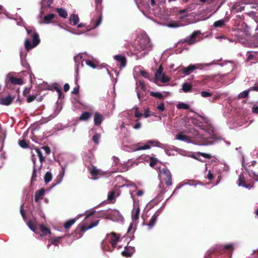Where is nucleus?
<instances>
[{"instance_id": "obj_1", "label": "nucleus", "mask_w": 258, "mask_h": 258, "mask_svg": "<svg viewBox=\"0 0 258 258\" xmlns=\"http://www.w3.org/2000/svg\"><path fill=\"white\" fill-rule=\"evenodd\" d=\"M27 32L30 37L32 39V43L28 38L25 40V47L27 51H29L32 48L35 47L40 42V40L38 34L35 30L27 29Z\"/></svg>"}, {"instance_id": "obj_2", "label": "nucleus", "mask_w": 258, "mask_h": 258, "mask_svg": "<svg viewBox=\"0 0 258 258\" xmlns=\"http://www.w3.org/2000/svg\"><path fill=\"white\" fill-rule=\"evenodd\" d=\"M136 46V49L138 51L149 48L151 47L150 38L148 36H143L138 40Z\"/></svg>"}, {"instance_id": "obj_3", "label": "nucleus", "mask_w": 258, "mask_h": 258, "mask_svg": "<svg viewBox=\"0 0 258 258\" xmlns=\"http://www.w3.org/2000/svg\"><path fill=\"white\" fill-rule=\"evenodd\" d=\"M102 0H95L96 10L98 12L99 15L98 16L96 19L93 20L94 22V25L92 27L91 29H94L96 28L100 25L101 22L102 17L100 11L102 10ZM89 29H91V28Z\"/></svg>"}, {"instance_id": "obj_4", "label": "nucleus", "mask_w": 258, "mask_h": 258, "mask_svg": "<svg viewBox=\"0 0 258 258\" xmlns=\"http://www.w3.org/2000/svg\"><path fill=\"white\" fill-rule=\"evenodd\" d=\"M99 222V220H96L95 222L91 223L87 227H86V225L85 223H81L77 227L74 232L71 234V236L72 237H74V235L75 234H77L78 231H80L84 233L86 230L90 229L93 227L97 226Z\"/></svg>"}, {"instance_id": "obj_5", "label": "nucleus", "mask_w": 258, "mask_h": 258, "mask_svg": "<svg viewBox=\"0 0 258 258\" xmlns=\"http://www.w3.org/2000/svg\"><path fill=\"white\" fill-rule=\"evenodd\" d=\"M163 68L162 66L160 65L158 69L155 73V80L160 81L162 83H167L170 81V78L163 73Z\"/></svg>"}, {"instance_id": "obj_6", "label": "nucleus", "mask_w": 258, "mask_h": 258, "mask_svg": "<svg viewBox=\"0 0 258 258\" xmlns=\"http://www.w3.org/2000/svg\"><path fill=\"white\" fill-rule=\"evenodd\" d=\"M195 9V4H191L186 7L182 10H180L177 12V15H180L179 19L180 21H182L186 17L189 16V12H191Z\"/></svg>"}, {"instance_id": "obj_7", "label": "nucleus", "mask_w": 258, "mask_h": 258, "mask_svg": "<svg viewBox=\"0 0 258 258\" xmlns=\"http://www.w3.org/2000/svg\"><path fill=\"white\" fill-rule=\"evenodd\" d=\"M160 173L164 176V180L167 185L170 186L172 184V177L171 172L166 168H163L160 170Z\"/></svg>"}, {"instance_id": "obj_8", "label": "nucleus", "mask_w": 258, "mask_h": 258, "mask_svg": "<svg viewBox=\"0 0 258 258\" xmlns=\"http://www.w3.org/2000/svg\"><path fill=\"white\" fill-rule=\"evenodd\" d=\"M107 236L109 237V243L111 244L113 249H114L115 248L116 244L120 239V235L112 232L110 234H108Z\"/></svg>"}, {"instance_id": "obj_9", "label": "nucleus", "mask_w": 258, "mask_h": 258, "mask_svg": "<svg viewBox=\"0 0 258 258\" xmlns=\"http://www.w3.org/2000/svg\"><path fill=\"white\" fill-rule=\"evenodd\" d=\"M119 214V212L116 210L100 211L97 212L96 216L98 217L110 219L114 214Z\"/></svg>"}, {"instance_id": "obj_10", "label": "nucleus", "mask_w": 258, "mask_h": 258, "mask_svg": "<svg viewBox=\"0 0 258 258\" xmlns=\"http://www.w3.org/2000/svg\"><path fill=\"white\" fill-rule=\"evenodd\" d=\"M199 69V64H190L187 67H183L181 70V72L184 75H189L197 69Z\"/></svg>"}, {"instance_id": "obj_11", "label": "nucleus", "mask_w": 258, "mask_h": 258, "mask_svg": "<svg viewBox=\"0 0 258 258\" xmlns=\"http://www.w3.org/2000/svg\"><path fill=\"white\" fill-rule=\"evenodd\" d=\"M160 143L158 141H149L147 142V144L145 145L144 146L139 147L135 149V151H140L142 150H147L151 148V146H158V144Z\"/></svg>"}, {"instance_id": "obj_12", "label": "nucleus", "mask_w": 258, "mask_h": 258, "mask_svg": "<svg viewBox=\"0 0 258 258\" xmlns=\"http://www.w3.org/2000/svg\"><path fill=\"white\" fill-rule=\"evenodd\" d=\"M14 100V97L11 96L6 97H2L0 99V104L8 106L10 105Z\"/></svg>"}, {"instance_id": "obj_13", "label": "nucleus", "mask_w": 258, "mask_h": 258, "mask_svg": "<svg viewBox=\"0 0 258 258\" xmlns=\"http://www.w3.org/2000/svg\"><path fill=\"white\" fill-rule=\"evenodd\" d=\"M220 245L221 246V247L220 248H219V252H218L219 254L222 253V252H221V250L223 249V250H227V251L231 252V254L233 251L234 249V244L233 243H229V244H225V245Z\"/></svg>"}, {"instance_id": "obj_14", "label": "nucleus", "mask_w": 258, "mask_h": 258, "mask_svg": "<svg viewBox=\"0 0 258 258\" xmlns=\"http://www.w3.org/2000/svg\"><path fill=\"white\" fill-rule=\"evenodd\" d=\"M200 34V31H194L188 38V44L192 45L196 42V38Z\"/></svg>"}, {"instance_id": "obj_15", "label": "nucleus", "mask_w": 258, "mask_h": 258, "mask_svg": "<svg viewBox=\"0 0 258 258\" xmlns=\"http://www.w3.org/2000/svg\"><path fill=\"white\" fill-rule=\"evenodd\" d=\"M103 120V115L99 112H95L94 116V124L96 126H98L101 124Z\"/></svg>"}, {"instance_id": "obj_16", "label": "nucleus", "mask_w": 258, "mask_h": 258, "mask_svg": "<svg viewBox=\"0 0 258 258\" xmlns=\"http://www.w3.org/2000/svg\"><path fill=\"white\" fill-rule=\"evenodd\" d=\"M114 58L120 63V67L123 68L126 66V59L125 56L121 55H116L114 56Z\"/></svg>"}, {"instance_id": "obj_17", "label": "nucleus", "mask_w": 258, "mask_h": 258, "mask_svg": "<svg viewBox=\"0 0 258 258\" xmlns=\"http://www.w3.org/2000/svg\"><path fill=\"white\" fill-rule=\"evenodd\" d=\"M34 150L36 152L37 156L38 157L40 162V165L38 167V169L40 170L42 168V163L45 161V157L43 156L42 152L39 148H36Z\"/></svg>"}, {"instance_id": "obj_18", "label": "nucleus", "mask_w": 258, "mask_h": 258, "mask_svg": "<svg viewBox=\"0 0 258 258\" xmlns=\"http://www.w3.org/2000/svg\"><path fill=\"white\" fill-rule=\"evenodd\" d=\"M9 81L12 84L21 85L23 84L24 81L22 79L17 78L14 76H10L9 77Z\"/></svg>"}, {"instance_id": "obj_19", "label": "nucleus", "mask_w": 258, "mask_h": 258, "mask_svg": "<svg viewBox=\"0 0 258 258\" xmlns=\"http://www.w3.org/2000/svg\"><path fill=\"white\" fill-rule=\"evenodd\" d=\"M175 139L176 140L183 141L187 143H190L191 142V139L189 137L183 135L181 133H179L176 135Z\"/></svg>"}, {"instance_id": "obj_20", "label": "nucleus", "mask_w": 258, "mask_h": 258, "mask_svg": "<svg viewBox=\"0 0 258 258\" xmlns=\"http://www.w3.org/2000/svg\"><path fill=\"white\" fill-rule=\"evenodd\" d=\"M140 209L139 206L134 208L132 212V218L133 221H136L139 219L140 216Z\"/></svg>"}, {"instance_id": "obj_21", "label": "nucleus", "mask_w": 258, "mask_h": 258, "mask_svg": "<svg viewBox=\"0 0 258 258\" xmlns=\"http://www.w3.org/2000/svg\"><path fill=\"white\" fill-rule=\"evenodd\" d=\"M27 225L29 228L33 232H36V225H37V221L36 219H34L32 220H29Z\"/></svg>"}, {"instance_id": "obj_22", "label": "nucleus", "mask_w": 258, "mask_h": 258, "mask_svg": "<svg viewBox=\"0 0 258 258\" xmlns=\"http://www.w3.org/2000/svg\"><path fill=\"white\" fill-rule=\"evenodd\" d=\"M44 192L45 189L44 188L37 190L35 195V201L36 202H38L39 200L42 199V197L44 195Z\"/></svg>"}, {"instance_id": "obj_23", "label": "nucleus", "mask_w": 258, "mask_h": 258, "mask_svg": "<svg viewBox=\"0 0 258 258\" xmlns=\"http://www.w3.org/2000/svg\"><path fill=\"white\" fill-rule=\"evenodd\" d=\"M70 24L73 26L76 25L79 22V18L77 15L71 14L69 19Z\"/></svg>"}, {"instance_id": "obj_24", "label": "nucleus", "mask_w": 258, "mask_h": 258, "mask_svg": "<svg viewBox=\"0 0 258 258\" xmlns=\"http://www.w3.org/2000/svg\"><path fill=\"white\" fill-rule=\"evenodd\" d=\"M158 216H159V214H157V213H155L152 216L151 220H150L149 223L147 224V225L148 226L149 228L150 229H152L153 227V226L155 225V224L157 221V217H158Z\"/></svg>"}, {"instance_id": "obj_25", "label": "nucleus", "mask_w": 258, "mask_h": 258, "mask_svg": "<svg viewBox=\"0 0 258 258\" xmlns=\"http://www.w3.org/2000/svg\"><path fill=\"white\" fill-rule=\"evenodd\" d=\"M55 17L56 15L54 14L47 15L43 18V22L45 24H49L52 22V20Z\"/></svg>"}, {"instance_id": "obj_26", "label": "nucleus", "mask_w": 258, "mask_h": 258, "mask_svg": "<svg viewBox=\"0 0 258 258\" xmlns=\"http://www.w3.org/2000/svg\"><path fill=\"white\" fill-rule=\"evenodd\" d=\"M122 255L125 257H131L133 254V248L125 247L124 250L121 252Z\"/></svg>"}, {"instance_id": "obj_27", "label": "nucleus", "mask_w": 258, "mask_h": 258, "mask_svg": "<svg viewBox=\"0 0 258 258\" xmlns=\"http://www.w3.org/2000/svg\"><path fill=\"white\" fill-rule=\"evenodd\" d=\"M92 114L90 112L85 111L82 113L79 117L80 120L87 121L91 117Z\"/></svg>"}, {"instance_id": "obj_28", "label": "nucleus", "mask_w": 258, "mask_h": 258, "mask_svg": "<svg viewBox=\"0 0 258 258\" xmlns=\"http://www.w3.org/2000/svg\"><path fill=\"white\" fill-rule=\"evenodd\" d=\"M56 12L58 13L59 16L62 18H67L68 16V13L67 11L62 8H57L56 10Z\"/></svg>"}, {"instance_id": "obj_29", "label": "nucleus", "mask_w": 258, "mask_h": 258, "mask_svg": "<svg viewBox=\"0 0 258 258\" xmlns=\"http://www.w3.org/2000/svg\"><path fill=\"white\" fill-rule=\"evenodd\" d=\"M40 229L42 232V235L41 236H45L51 233L50 230L43 224L40 225Z\"/></svg>"}, {"instance_id": "obj_30", "label": "nucleus", "mask_w": 258, "mask_h": 258, "mask_svg": "<svg viewBox=\"0 0 258 258\" xmlns=\"http://www.w3.org/2000/svg\"><path fill=\"white\" fill-rule=\"evenodd\" d=\"M225 23L226 20H219L214 23L213 26L215 28H222L225 25Z\"/></svg>"}, {"instance_id": "obj_31", "label": "nucleus", "mask_w": 258, "mask_h": 258, "mask_svg": "<svg viewBox=\"0 0 258 258\" xmlns=\"http://www.w3.org/2000/svg\"><path fill=\"white\" fill-rule=\"evenodd\" d=\"M221 247V246L220 245H216L213 249L209 251V252L205 255L204 258H211L212 254L214 252H219V248Z\"/></svg>"}, {"instance_id": "obj_32", "label": "nucleus", "mask_w": 258, "mask_h": 258, "mask_svg": "<svg viewBox=\"0 0 258 258\" xmlns=\"http://www.w3.org/2000/svg\"><path fill=\"white\" fill-rule=\"evenodd\" d=\"M192 88V86L191 84H189L187 83H184L182 84V90L185 92L187 93L191 91Z\"/></svg>"}, {"instance_id": "obj_33", "label": "nucleus", "mask_w": 258, "mask_h": 258, "mask_svg": "<svg viewBox=\"0 0 258 258\" xmlns=\"http://www.w3.org/2000/svg\"><path fill=\"white\" fill-rule=\"evenodd\" d=\"M61 238V237H57L54 239H50L49 240L50 243L48 244V246H50L51 244H53L56 246L58 245V244L60 242V239Z\"/></svg>"}, {"instance_id": "obj_34", "label": "nucleus", "mask_w": 258, "mask_h": 258, "mask_svg": "<svg viewBox=\"0 0 258 258\" xmlns=\"http://www.w3.org/2000/svg\"><path fill=\"white\" fill-rule=\"evenodd\" d=\"M251 90H250V88L247 90L244 91L243 92L240 93L238 95V99H243L245 98L248 96L249 93Z\"/></svg>"}, {"instance_id": "obj_35", "label": "nucleus", "mask_w": 258, "mask_h": 258, "mask_svg": "<svg viewBox=\"0 0 258 258\" xmlns=\"http://www.w3.org/2000/svg\"><path fill=\"white\" fill-rule=\"evenodd\" d=\"M76 219H73L69 220L65 222L64 224V227L66 229L69 228L72 225H73L76 222Z\"/></svg>"}, {"instance_id": "obj_36", "label": "nucleus", "mask_w": 258, "mask_h": 258, "mask_svg": "<svg viewBox=\"0 0 258 258\" xmlns=\"http://www.w3.org/2000/svg\"><path fill=\"white\" fill-rule=\"evenodd\" d=\"M244 10V7L238 4H235L232 7V10L235 12H241Z\"/></svg>"}, {"instance_id": "obj_37", "label": "nucleus", "mask_w": 258, "mask_h": 258, "mask_svg": "<svg viewBox=\"0 0 258 258\" xmlns=\"http://www.w3.org/2000/svg\"><path fill=\"white\" fill-rule=\"evenodd\" d=\"M245 178L244 175L242 174H240L238 177V184L239 186H243V184H245Z\"/></svg>"}, {"instance_id": "obj_38", "label": "nucleus", "mask_w": 258, "mask_h": 258, "mask_svg": "<svg viewBox=\"0 0 258 258\" xmlns=\"http://www.w3.org/2000/svg\"><path fill=\"white\" fill-rule=\"evenodd\" d=\"M52 175L50 172H47L44 177V181L46 183H48L52 179Z\"/></svg>"}, {"instance_id": "obj_39", "label": "nucleus", "mask_w": 258, "mask_h": 258, "mask_svg": "<svg viewBox=\"0 0 258 258\" xmlns=\"http://www.w3.org/2000/svg\"><path fill=\"white\" fill-rule=\"evenodd\" d=\"M176 107L179 109H188L189 108V106L188 104L183 102L178 103Z\"/></svg>"}, {"instance_id": "obj_40", "label": "nucleus", "mask_w": 258, "mask_h": 258, "mask_svg": "<svg viewBox=\"0 0 258 258\" xmlns=\"http://www.w3.org/2000/svg\"><path fill=\"white\" fill-rule=\"evenodd\" d=\"M150 96L156 97L159 99H162L163 98V96L162 94L160 92H151L150 93Z\"/></svg>"}, {"instance_id": "obj_41", "label": "nucleus", "mask_w": 258, "mask_h": 258, "mask_svg": "<svg viewBox=\"0 0 258 258\" xmlns=\"http://www.w3.org/2000/svg\"><path fill=\"white\" fill-rule=\"evenodd\" d=\"M90 172L93 176H97L100 174V171L95 166L90 169Z\"/></svg>"}, {"instance_id": "obj_42", "label": "nucleus", "mask_w": 258, "mask_h": 258, "mask_svg": "<svg viewBox=\"0 0 258 258\" xmlns=\"http://www.w3.org/2000/svg\"><path fill=\"white\" fill-rule=\"evenodd\" d=\"M158 161L157 158L151 157L150 158V166L152 167H154Z\"/></svg>"}, {"instance_id": "obj_43", "label": "nucleus", "mask_w": 258, "mask_h": 258, "mask_svg": "<svg viewBox=\"0 0 258 258\" xmlns=\"http://www.w3.org/2000/svg\"><path fill=\"white\" fill-rule=\"evenodd\" d=\"M36 172H37L36 167H33V173H32V177H31V181L32 182H34L36 180V177H37Z\"/></svg>"}, {"instance_id": "obj_44", "label": "nucleus", "mask_w": 258, "mask_h": 258, "mask_svg": "<svg viewBox=\"0 0 258 258\" xmlns=\"http://www.w3.org/2000/svg\"><path fill=\"white\" fill-rule=\"evenodd\" d=\"M37 94L29 95L27 97L26 101L28 103H30L33 101L36 98Z\"/></svg>"}, {"instance_id": "obj_45", "label": "nucleus", "mask_w": 258, "mask_h": 258, "mask_svg": "<svg viewBox=\"0 0 258 258\" xmlns=\"http://www.w3.org/2000/svg\"><path fill=\"white\" fill-rule=\"evenodd\" d=\"M100 138V135L99 134H96L93 136L92 140L95 144H97L99 143Z\"/></svg>"}, {"instance_id": "obj_46", "label": "nucleus", "mask_w": 258, "mask_h": 258, "mask_svg": "<svg viewBox=\"0 0 258 258\" xmlns=\"http://www.w3.org/2000/svg\"><path fill=\"white\" fill-rule=\"evenodd\" d=\"M19 145L23 148H26L28 147V146H29L28 144L24 140H22L19 141Z\"/></svg>"}, {"instance_id": "obj_47", "label": "nucleus", "mask_w": 258, "mask_h": 258, "mask_svg": "<svg viewBox=\"0 0 258 258\" xmlns=\"http://www.w3.org/2000/svg\"><path fill=\"white\" fill-rule=\"evenodd\" d=\"M168 27L171 28H177L179 26V23L176 21H172L170 22L168 25Z\"/></svg>"}, {"instance_id": "obj_48", "label": "nucleus", "mask_w": 258, "mask_h": 258, "mask_svg": "<svg viewBox=\"0 0 258 258\" xmlns=\"http://www.w3.org/2000/svg\"><path fill=\"white\" fill-rule=\"evenodd\" d=\"M198 154L208 159L212 158V156L209 154L199 152H198Z\"/></svg>"}, {"instance_id": "obj_49", "label": "nucleus", "mask_w": 258, "mask_h": 258, "mask_svg": "<svg viewBox=\"0 0 258 258\" xmlns=\"http://www.w3.org/2000/svg\"><path fill=\"white\" fill-rule=\"evenodd\" d=\"M86 64L90 66V67L95 69L96 68V65L94 63V62L91 60H87L86 61Z\"/></svg>"}, {"instance_id": "obj_50", "label": "nucleus", "mask_w": 258, "mask_h": 258, "mask_svg": "<svg viewBox=\"0 0 258 258\" xmlns=\"http://www.w3.org/2000/svg\"><path fill=\"white\" fill-rule=\"evenodd\" d=\"M140 74L144 78H147L148 79H149V73L145 71V70H141L140 72Z\"/></svg>"}, {"instance_id": "obj_51", "label": "nucleus", "mask_w": 258, "mask_h": 258, "mask_svg": "<svg viewBox=\"0 0 258 258\" xmlns=\"http://www.w3.org/2000/svg\"><path fill=\"white\" fill-rule=\"evenodd\" d=\"M201 95L203 97H211L212 95V94L206 91H202L201 92Z\"/></svg>"}, {"instance_id": "obj_52", "label": "nucleus", "mask_w": 258, "mask_h": 258, "mask_svg": "<svg viewBox=\"0 0 258 258\" xmlns=\"http://www.w3.org/2000/svg\"><path fill=\"white\" fill-rule=\"evenodd\" d=\"M115 192L114 191H111L108 192V200L109 201H112L114 199Z\"/></svg>"}, {"instance_id": "obj_53", "label": "nucleus", "mask_w": 258, "mask_h": 258, "mask_svg": "<svg viewBox=\"0 0 258 258\" xmlns=\"http://www.w3.org/2000/svg\"><path fill=\"white\" fill-rule=\"evenodd\" d=\"M80 86L77 84V86L75 87L73 90L72 91V93L74 94H77L79 92Z\"/></svg>"}, {"instance_id": "obj_54", "label": "nucleus", "mask_w": 258, "mask_h": 258, "mask_svg": "<svg viewBox=\"0 0 258 258\" xmlns=\"http://www.w3.org/2000/svg\"><path fill=\"white\" fill-rule=\"evenodd\" d=\"M42 149L44 150V151H45L46 154H49L50 153L51 150H50V148L48 146H43L42 147Z\"/></svg>"}, {"instance_id": "obj_55", "label": "nucleus", "mask_w": 258, "mask_h": 258, "mask_svg": "<svg viewBox=\"0 0 258 258\" xmlns=\"http://www.w3.org/2000/svg\"><path fill=\"white\" fill-rule=\"evenodd\" d=\"M31 88H25L23 91V96L26 97L30 93Z\"/></svg>"}, {"instance_id": "obj_56", "label": "nucleus", "mask_w": 258, "mask_h": 258, "mask_svg": "<svg viewBox=\"0 0 258 258\" xmlns=\"http://www.w3.org/2000/svg\"><path fill=\"white\" fill-rule=\"evenodd\" d=\"M83 233L82 232L78 231L77 234L74 235V236L73 237L74 238L79 239L83 236Z\"/></svg>"}, {"instance_id": "obj_57", "label": "nucleus", "mask_w": 258, "mask_h": 258, "mask_svg": "<svg viewBox=\"0 0 258 258\" xmlns=\"http://www.w3.org/2000/svg\"><path fill=\"white\" fill-rule=\"evenodd\" d=\"M157 108L160 111L162 112L165 110L164 103H160L157 107Z\"/></svg>"}, {"instance_id": "obj_58", "label": "nucleus", "mask_w": 258, "mask_h": 258, "mask_svg": "<svg viewBox=\"0 0 258 258\" xmlns=\"http://www.w3.org/2000/svg\"><path fill=\"white\" fill-rule=\"evenodd\" d=\"M143 115V114L139 111L138 108H137L135 112V116L136 117L139 118L142 117Z\"/></svg>"}, {"instance_id": "obj_59", "label": "nucleus", "mask_w": 258, "mask_h": 258, "mask_svg": "<svg viewBox=\"0 0 258 258\" xmlns=\"http://www.w3.org/2000/svg\"><path fill=\"white\" fill-rule=\"evenodd\" d=\"M82 58V54H78L77 56H75L74 57V60L76 62H79L80 60H81Z\"/></svg>"}, {"instance_id": "obj_60", "label": "nucleus", "mask_w": 258, "mask_h": 258, "mask_svg": "<svg viewBox=\"0 0 258 258\" xmlns=\"http://www.w3.org/2000/svg\"><path fill=\"white\" fill-rule=\"evenodd\" d=\"M252 113L258 115V106L256 105H253L252 107Z\"/></svg>"}, {"instance_id": "obj_61", "label": "nucleus", "mask_w": 258, "mask_h": 258, "mask_svg": "<svg viewBox=\"0 0 258 258\" xmlns=\"http://www.w3.org/2000/svg\"><path fill=\"white\" fill-rule=\"evenodd\" d=\"M31 160L33 162V167H36V158L34 154H33L31 156Z\"/></svg>"}, {"instance_id": "obj_62", "label": "nucleus", "mask_w": 258, "mask_h": 258, "mask_svg": "<svg viewBox=\"0 0 258 258\" xmlns=\"http://www.w3.org/2000/svg\"><path fill=\"white\" fill-rule=\"evenodd\" d=\"M140 86L142 90L145 91L146 90V86L143 81H139Z\"/></svg>"}, {"instance_id": "obj_63", "label": "nucleus", "mask_w": 258, "mask_h": 258, "mask_svg": "<svg viewBox=\"0 0 258 258\" xmlns=\"http://www.w3.org/2000/svg\"><path fill=\"white\" fill-rule=\"evenodd\" d=\"M150 111L149 110V108H147L144 112V116L145 118H147L150 116Z\"/></svg>"}, {"instance_id": "obj_64", "label": "nucleus", "mask_w": 258, "mask_h": 258, "mask_svg": "<svg viewBox=\"0 0 258 258\" xmlns=\"http://www.w3.org/2000/svg\"><path fill=\"white\" fill-rule=\"evenodd\" d=\"M207 178L210 180H212L213 178H214V175L213 174L211 173V171H209L208 172V175H207Z\"/></svg>"}]
</instances>
